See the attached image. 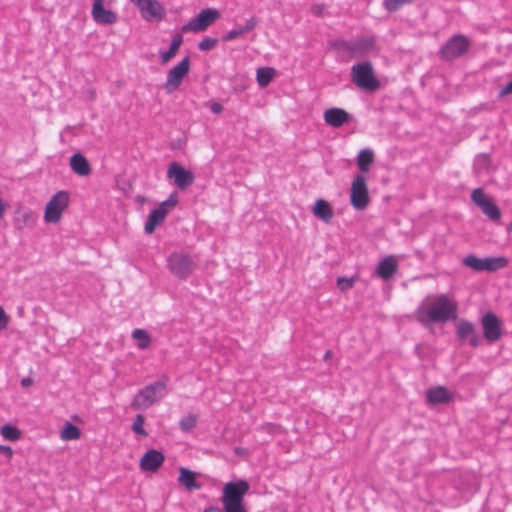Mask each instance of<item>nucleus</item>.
I'll return each mask as SVG.
<instances>
[{"instance_id": "1", "label": "nucleus", "mask_w": 512, "mask_h": 512, "mask_svg": "<svg viewBox=\"0 0 512 512\" xmlns=\"http://www.w3.org/2000/svg\"><path fill=\"white\" fill-rule=\"evenodd\" d=\"M458 305L446 294L438 295L431 306L426 309L424 305L419 306L415 315L417 320L424 326L428 323H446L450 320H456Z\"/></svg>"}, {"instance_id": "2", "label": "nucleus", "mask_w": 512, "mask_h": 512, "mask_svg": "<svg viewBox=\"0 0 512 512\" xmlns=\"http://www.w3.org/2000/svg\"><path fill=\"white\" fill-rule=\"evenodd\" d=\"M248 491L249 484L243 479L226 483L222 496L225 512H245L243 499Z\"/></svg>"}, {"instance_id": "3", "label": "nucleus", "mask_w": 512, "mask_h": 512, "mask_svg": "<svg viewBox=\"0 0 512 512\" xmlns=\"http://www.w3.org/2000/svg\"><path fill=\"white\" fill-rule=\"evenodd\" d=\"M197 256L185 252H173L167 257V268L180 280H187L197 268Z\"/></svg>"}, {"instance_id": "4", "label": "nucleus", "mask_w": 512, "mask_h": 512, "mask_svg": "<svg viewBox=\"0 0 512 512\" xmlns=\"http://www.w3.org/2000/svg\"><path fill=\"white\" fill-rule=\"evenodd\" d=\"M166 382L159 380L146 385L134 396L130 406L134 410H145L164 397Z\"/></svg>"}, {"instance_id": "5", "label": "nucleus", "mask_w": 512, "mask_h": 512, "mask_svg": "<svg viewBox=\"0 0 512 512\" xmlns=\"http://www.w3.org/2000/svg\"><path fill=\"white\" fill-rule=\"evenodd\" d=\"M351 79L359 89L364 91L374 92L381 86L374 73L373 65L369 61L353 65Z\"/></svg>"}, {"instance_id": "6", "label": "nucleus", "mask_w": 512, "mask_h": 512, "mask_svg": "<svg viewBox=\"0 0 512 512\" xmlns=\"http://www.w3.org/2000/svg\"><path fill=\"white\" fill-rule=\"evenodd\" d=\"M470 40L462 34L450 37L440 48L438 55L443 61H453L465 55L470 48Z\"/></svg>"}, {"instance_id": "7", "label": "nucleus", "mask_w": 512, "mask_h": 512, "mask_svg": "<svg viewBox=\"0 0 512 512\" xmlns=\"http://www.w3.org/2000/svg\"><path fill=\"white\" fill-rule=\"evenodd\" d=\"M70 195L68 191L61 190L55 193L47 202L44 211L46 223H58L63 211L68 207Z\"/></svg>"}, {"instance_id": "8", "label": "nucleus", "mask_w": 512, "mask_h": 512, "mask_svg": "<svg viewBox=\"0 0 512 512\" xmlns=\"http://www.w3.org/2000/svg\"><path fill=\"white\" fill-rule=\"evenodd\" d=\"M370 202L366 178L358 174L353 178L350 188V203L356 210H364Z\"/></svg>"}, {"instance_id": "9", "label": "nucleus", "mask_w": 512, "mask_h": 512, "mask_svg": "<svg viewBox=\"0 0 512 512\" xmlns=\"http://www.w3.org/2000/svg\"><path fill=\"white\" fill-rule=\"evenodd\" d=\"M220 12L215 8H205L202 9L194 18L188 21L182 27L183 32L187 31H204L206 30L213 22L220 18Z\"/></svg>"}, {"instance_id": "10", "label": "nucleus", "mask_w": 512, "mask_h": 512, "mask_svg": "<svg viewBox=\"0 0 512 512\" xmlns=\"http://www.w3.org/2000/svg\"><path fill=\"white\" fill-rule=\"evenodd\" d=\"M139 10L146 21H161L166 16V10L158 0H130Z\"/></svg>"}, {"instance_id": "11", "label": "nucleus", "mask_w": 512, "mask_h": 512, "mask_svg": "<svg viewBox=\"0 0 512 512\" xmlns=\"http://www.w3.org/2000/svg\"><path fill=\"white\" fill-rule=\"evenodd\" d=\"M190 69V57L185 56L177 65L171 68L167 73V80L164 89L167 93H172L181 85L184 77Z\"/></svg>"}, {"instance_id": "12", "label": "nucleus", "mask_w": 512, "mask_h": 512, "mask_svg": "<svg viewBox=\"0 0 512 512\" xmlns=\"http://www.w3.org/2000/svg\"><path fill=\"white\" fill-rule=\"evenodd\" d=\"M167 178L173 180L174 185L180 190H185L191 186L195 180L192 171L187 170L178 162H172L167 170Z\"/></svg>"}, {"instance_id": "13", "label": "nucleus", "mask_w": 512, "mask_h": 512, "mask_svg": "<svg viewBox=\"0 0 512 512\" xmlns=\"http://www.w3.org/2000/svg\"><path fill=\"white\" fill-rule=\"evenodd\" d=\"M484 338L494 343L502 337V323L497 315L493 312L485 313L481 318Z\"/></svg>"}, {"instance_id": "14", "label": "nucleus", "mask_w": 512, "mask_h": 512, "mask_svg": "<svg viewBox=\"0 0 512 512\" xmlns=\"http://www.w3.org/2000/svg\"><path fill=\"white\" fill-rule=\"evenodd\" d=\"M456 335L459 341H469V344L476 348L481 344V336L476 333L475 325L465 319H461L456 328Z\"/></svg>"}, {"instance_id": "15", "label": "nucleus", "mask_w": 512, "mask_h": 512, "mask_svg": "<svg viewBox=\"0 0 512 512\" xmlns=\"http://www.w3.org/2000/svg\"><path fill=\"white\" fill-rule=\"evenodd\" d=\"M164 454L156 449L147 450L140 459V468L142 471L156 472L164 463Z\"/></svg>"}, {"instance_id": "16", "label": "nucleus", "mask_w": 512, "mask_h": 512, "mask_svg": "<svg viewBox=\"0 0 512 512\" xmlns=\"http://www.w3.org/2000/svg\"><path fill=\"white\" fill-rule=\"evenodd\" d=\"M324 121L327 125L339 128L352 119V115L342 108H329L324 112Z\"/></svg>"}, {"instance_id": "17", "label": "nucleus", "mask_w": 512, "mask_h": 512, "mask_svg": "<svg viewBox=\"0 0 512 512\" xmlns=\"http://www.w3.org/2000/svg\"><path fill=\"white\" fill-rule=\"evenodd\" d=\"M427 402L433 405L449 403L453 396L444 386L430 388L426 392Z\"/></svg>"}, {"instance_id": "18", "label": "nucleus", "mask_w": 512, "mask_h": 512, "mask_svg": "<svg viewBox=\"0 0 512 512\" xmlns=\"http://www.w3.org/2000/svg\"><path fill=\"white\" fill-rule=\"evenodd\" d=\"M70 168L78 176L84 177L91 174V165L88 160L79 152L70 157Z\"/></svg>"}, {"instance_id": "19", "label": "nucleus", "mask_w": 512, "mask_h": 512, "mask_svg": "<svg viewBox=\"0 0 512 512\" xmlns=\"http://www.w3.org/2000/svg\"><path fill=\"white\" fill-rule=\"evenodd\" d=\"M166 215L167 209L155 208L151 210L145 222V233L149 235L154 233L155 229L165 221Z\"/></svg>"}, {"instance_id": "20", "label": "nucleus", "mask_w": 512, "mask_h": 512, "mask_svg": "<svg viewBox=\"0 0 512 512\" xmlns=\"http://www.w3.org/2000/svg\"><path fill=\"white\" fill-rule=\"evenodd\" d=\"M197 473L185 468L180 467L179 468V476H178V482L180 485L185 487L188 491L193 490H200L202 487V484L198 481H196Z\"/></svg>"}, {"instance_id": "21", "label": "nucleus", "mask_w": 512, "mask_h": 512, "mask_svg": "<svg viewBox=\"0 0 512 512\" xmlns=\"http://www.w3.org/2000/svg\"><path fill=\"white\" fill-rule=\"evenodd\" d=\"M91 15L93 20L101 25L114 24L117 22L116 13L105 9L103 5L92 6Z\"/></svg>"}, {"instance_id": "22", "label": "nucleus", "mask_w": 512, "mask_h": 512, "mask_svg": "<svg viewBox=\"0 0 512 512\" xmlns=\"http://www.w3.org/2000/svg\"><path fill=\"white\" fill-rule=\"evenodd\" d=\"M312 213L316 218L322 220L324 223H330L334 216L332 207L322 198L315 201L314 206L312 207Z\"/></svg>"}, {"instance_id": "23", "label": "nucleus", "mask_w": 512, "mask_h": 512, "mask_svg": "<svg viewBox=\"0 0 512 512\" xmlns=\"http://www.w3.org/2000/svg\"><path fill=\"white\" fill-rule=\"evenodd\" d=\"M398 264L393 256H387L377 266L376 273L383 280H389L397 272Z\"/></svg>"}, {"instance_id": "24", "label": "nucleus", "mask_w": 512, "mask_h": 512, "mask_svg": "<svg viewBox=\"0 0 512 512\" xmlns=\"http://www.w3.org/2000/svg\"><path fill=\"white\" fill-rule=\"evenodd\" d=\"M374 37H362L357 40L351 41V53L353 55L362 56L375 47Z\"/></svg>"}, {"instance_id": "25", "label": "nucleus", "mask_w": 512, "mask_h": 512, "mask_svg": "<svg viewBox=\"0 0 512 512\" xmlns=\"http://www.w3.org/2000/svg\"><path fill=\"white\" fill-rule=\"evenodd\" d=\"M183 42V36L181 33H176L171 40L170 46L167 51H160L161 64L168 63L178 52L179 47Z\"/></svg>"}, {"instance_id": "26", "label": "nucleus", "mask_w": 512, "mask_h": 512, "mask_svg": "<svg viewBox=\"0 0 512 512\" xmlns=\"http://www.w3.org/2000/svg\"><path fill=\"white\" fill-rule=\"evenodd\" d=\"M33 221V213L29 209L20 207L15 211L14 226L16 229L21 230Z\"/></svg>"}, {"instance_id": "27", "label": "nucleus", "mask_w": 512, "mask_h": 512, "mask_svg": "<svg viewBox=\"0 0 512 512\" xmlns=\"http://www.w3.org/2000/svg\"><path fill=\"white\" fill-rule=\"evenodd\" d=\"M508 260L505 257L482 258V271L495 272L506 267Z\"/></svg>"}, {"instance_id": "28", "label": "nucleus", "mask_w": 512, "mask_h": 512, "mask_svg": "<svg viewBox=\"0 0 512 512\" xmlns=\"http://www.w3.org/2000/svg\"><path fill=\"white\" fill-rule=\"evenodd\" d=\"M374 162V153L371 149H362L357 156V166L362 173L370 170L371 164Z\"/></svg>"}, {"instance_id": "29", "label": "nucleus", "mask_w": 512, "mask_h": 512, "mask_svg": "<svg viewBox=\"0 0 512 512\" xmlns=\"http://www.w3.org/2000/svg\"><path fill=\"white\" fill-rule=\"evenodd\" d=\"M0 434L5 440L12 442L18 441L22 437V431L10 423L2 425L0 428Z\"/></svg>"}, {"instance_id": "30", "label": "nucleus", "mask_w": 512, "mask_h": 512, "mask_svg": "<svg viewBox=\"0 0 512 512\" xmlns=\"http://www.w3.org/2000/svg\"><path fill=\"white\" fill-rule=\"evenodd\" d=\"M275 69L272 67H260L257 69L256 80L260 87H266L273 79Z\"/></svg>"}, {"instance_id": "31", "label": "nucleus", "mask_w": 512, "mask_h": 512, "mask_svg": "<svg viewBox=\"0 0 512 512\" xmlns=\"http://www.w3.org/2000/svg\"><path fill=\"white\" fill-rule=\"evenodd\" d=\"M482 212L492 221L497 222L501 218V210L490 198L487 202H483L480 208Z\"/></svg>"}, {"instance_id": "32", "label": "nucleus", "mask_w": 512, "mask_h": 512, "mask_svg": "<svg viewBox=\"0 0 512 512\" xmlns=\"http://www.w3.org/2000/svg\"><path fill=\"white\" fill-rule=\"evenodd\" d=\"M80 436L81 430L70 422H66L61 430V438L64 440H77Z\"/></svg>"}, {"instance_id": "33", "label": "nucleus", "mask_w": 512, "mask_h": 512, "mask_svg": "<svg viewBox=\"0 0 512 512\" xmlns=\"http://www.w3.org/2000/svg\"><path fill=\"white\" fill-rule=\"evenodd\" d=\"M132 337L138 341L137 346L139 349H142V350L146 349L151 342L150 335L144 329H135L132 332Z\"/></svg>"}, {"instance_id": "34", "label": "nucleus", "mask_w": 512, "mask_h": 512, "mask_svg": "<svg viewBox=\"0 0 512 512\" xmlns=\"http://www.w3.org/2000/svg\"><path fill=\"white\" fill-rule=\"evenodd\" d=\"M463 265L471 268L472 270L476 272L482 271V258H478L477 256L470 254L463 258L462 260Z\"/></svg>"}, {"instance_id": "35", "label": "nucleus", "mask_w": 512, "mask_h": 512, "mask_svg": "<svg viewBox=\"0 0 512 512\" xmlns=\"http://www.w3.org/2000/svg\"><path fill=\"white\" fill-rule=\"evenodd\" d=\"M197 418L194 414H188L179 421V426L182 431L188 432L195 427Z\"/></svg>"}, {"instance_id": "36", "label": "nucleus", "mask_w": 512, "mask_h": 512, "mask_svg": "<svg viewBox=\"0 0 512 512\" xmlns=\"http://www.w3.org/2000/svg\"><path fill=\"white\" fill-rule=\"evenodd\" d=\"M144 424V416L142 414H137L134 422L132 423L131 429L140 436H147V432L143 427Z\"/></svg>"}, {"instance_id": "37", "label": "nucleus", "mask_w": 512, "mask_h": 512, "mask_svg": "<svg viewBox=\"0 0 512 512\" xmlns=\"http://www.w3.org/2000/svg\"><path fill=\"white\" fill-rule=\"evenodd\" d=\"M358 279L357 276L353 277H339L337 279V287L341 291H346L354 286L355 281Z\"/></svg>"}, {"instance_id": "38", "label": "nucleus", "mask_w": 512, "mask_h": 512, "mask_svg": "<svg viewBox=\"0 0 512 512\" xmlns=\"http://www.w3.org/2000/svg\"><path fill=\"white\" fill-rule=\"evenodd\" d=\"M471 199L479 208H481L483 206V202H487L490 198L481 188H477L472 192Z\"/></svg>"}, {"instance_id": "39", "label": "nucleus", "mask_w": 512, "mask_h": 512, "mask_svg": "<svg viewBox=\"0 0 512 512\" xmlns=\"http://www.w3.org/2000/svg\"><path fill=\"white\" fill-rule=\"evenodd\" d=\"M178 204V193L176 191L172 192L168 198L162 201L157 208L162 209H173Z\"/></svg>"}, {"instance_id": "40", "label": "nucleus", "mask_w": 512, "mask_h": 512, "mask_svg": "<svg viewBox=\"0 0 512 512\" xmlns=\"http://www.w3.org/2000/svg\"><path fill=\"white\" fill-rule=\"evenodd\" d=\"M258 430L261 432L274 435L281 433L282 427L278 424L267 422L259 426Z\"/></svg>"}, {"instance_id": "41", "label": "nucleus", "mask_w": 512, "mask_h": 512, "mask_svg": "<svg viewBox=\"0 0 512 512\" xmlns=\"http://www.w3.org/2000/svg\"><path fill=\"white\" fill-rule=\"evenodd\" d=\"M329 46L338 50H344L351 53V41L335 39L329 42Z\"/></svg>"}, {"instance_id": "42", "label": "nucleus", "mask_w": 512, "mask_h": 512, "mask_svg": "<svg viewBox=\"0 0 512 512\" xmlns=\"http://www.w3.org/2000/svg\"><path fill=\"white\" fill-rule=\"evenodd\" d=\"M217 43V38L206 37L198 43L197 47L200 51H208L212 49Z\"/></svg>"}, {"instance_id": "43", "label": "nucleus", "mask_w": 512, "mask_h": 512, "mask_svg": "<svg viewBox=\"0 0 512 512\" xmlns=\"http://www.w3.org/2000/svg\"><path fill=\"white\" fill-rule=\"evenodd\" d=\"M404 4H407L404 0H385L384 7L389 12H395L400 9Z\"/></svg>"}, {"instance_id": "44", "label": "nucleus", "mask_w": 512, "mask_h": 512, "mask_svg": "<svg viewBox=\"0 0 512 512\" xmlns=\"http://www.w3.org/2000/svg\"><path fill=\"white\" fill-rule=\"evenodd\" d=\"M243 35V32L242 30L239 28V29H233V30H230L228 31L225 35L222 36L221 40L223 42H228V41H231L239 36Z\"/></svg>"}, {"instance_id": "45", "label": "nucleus", "mask_w": 512, "mask_h": 512, "mask_svg": "<svg viewBox=\"0 0 512 512\" xmlns=\"http://www.w3.org/2000/svg\"><path fill=\"white\" fill-rule=\"evenodd\" d=\"M257 24H258V20L256 17L253 16V17L249 18L246 21L245 25L240 27V29L242 30L243 34H245L249 31L253 30L257 26Z\"/></svg>"}, {"instance_id": "46", "label": "nucleus", "mask_w": 512, "mask_h": 512, "mask_svg": "<svg viewBox=\"0 0 512 512\" xmlns=\"http://www.w3.org/2000/svg\"><path fill=\"white\" fill-rule=\"evenodd\" d=\"M8 326V316L4 309L0 306V331L6 329Z\"/></svg>"}, {"instance_id": "47", "label": "nucleus", "mask_w": 512, "mask_h": 512, "mask_svg": "<svg viewBox=\"0 0 512 512\" xmlns=\"http://www.w3.org/2000/svg\"><path fill=\"white\" fill-rule=\"evenodd\" d=\"M0 453L4 454L8 459L13 456V449L8 445L0 444Z\"/></svg>"}, {"instance_id": "48", "label": "nucleus", "mask_w": 512, "mask_h": 512, "mask_svg": "<svg viewBox=\"0 0 512 512\" xmlns=\"http://www.w3.org/2000/svg\"><path fill=\"white\" fill-rule=\"evenodd\" d=\"M512 94V80L508 82L499 92V97H504L506 95Z\"/></svg>"}, {"instance_id": "49", "label": "nucleus", "mask_w": 512, "mask_h": 512, "mask_svg": "<svg viewBox=\"0 0 512 512\" xmlns=\"http://www.w3.org/2000/svg\"><path fill=\"white\" fill-rule=\"evenodd\" d=\"M211 111L214 113V114H219L222 112L223 110V106L222 104L218 103V102H214L212 103L211 107H210Z\"/></svg>"}, {"instance_id": "50", "label": "nucleus", "mask_w": 512, "mask_h": 512, "mask_svg": "<svg viewBox=\"0 0 512 512\" xmlns=\"http://www.w3.org/2000/svg\"><path fill=\"white\" fill-rule=\"evenodd\" d=\"M324 10V5H314L312 7V12L316 16H321Z\"/></svg>"}, {"instance_id": "51", "label": "nucleus", "mask_w": 512, "mask_h": 512, "mask_svg": "<svg viewBox=\"0 0 512 512\" xmlns=\"http://www.w3.org/2000/svg\"><path fill=\"white\" fill-rule=\"evenodd\" d=\"M34 383L31 377H26L21 380V385L24 388L30 387Z\"/></svg>"}, {"instance_id": "52", "label": "nucleus", "mask_w": 512, "mask_h": 512, "mask_svg": "<svg viewBox=\"0 0 512 512\" xmlns=\"http://www.w3.org/2000/svg\"><path fill=\"white\" fill-rule=\"evenodd\" d=\"M5 210H6V204L0 198V219L3 217Z\"/></svg>"}, {"instance_id": "53", "label": "nucleus", "mask_w": 512, "mask_h": 512, "mask_svg": "<svg viewBox=\"0 0 512 512\" xmlns=\"http://www.w3.org/2000/svg\"><path fill=\"white\" fill-rule=\"evenodd\" d=\"M204 512H225V510H221L219 507L211 506L209 508H206Z\"/></svg>"}, {"instance_id": "54", "label": "nucleus", "mask_w": 512, "mask_h": 512, "mask_svg": "<svg viewBox=\"0 0 512 512\" xmlns=\"http://www.w3.org/2000/svg\"><path fill=\"white\" fill-rule=\"evenodd\" d=\"M103 1H104V0H94V1H93V5H92V6H99V5H103Z\"/></svg>"}, {"instance_id": "55", "label": "nucleus", "mask_w": 512, "mask_h": 512, "mask_svg": "<svg viewBox=\"0 0 512 512\" xmlns=\"http://www.w3.org/2000/svg\"><path fill=\"white\" fill-rule=\"evenodd\" d=\"M331 355H332V352L330 350L326 351V353L324 354V357H323L324 360L329 359L331 357Z\"/></svg>"}, {"instance_id": "56", "label": "nucleus", "mask_w": 512, "mask_h": 512, "mask_svg": "<svg viewBox=\"0 0 512 512\" xmlns=\"http://www.w3.org/2000/svg\"><path fill=\"white\" fill-rule=\"evenodd\" d=\"M479 158H482L483 160L487 161L488 160V154H480L478 155Z\"/></svg>"}, {"instance_id": "57", "label": "nucleus", "mask_w": 512, "mask_h": 512, "mask_svg": "<svg viewBox=\"0 0 512 512\" xmlns=\"http://www.w3.org/2000/svg\"><path fill=\"white\" fill-rule=\"evenodd\" d=\"M243 451H244V449H243V448H240V447H237V448L235 449V452H236L237 454H240V453H242Z\"/></svg>"}, {"instance_id": "58", "label": "nucleus", "mask_w": 512, "mask_h": 512, "mask_svg": "<svg viewBox=\"0 0 512 512\" xmlns=\"http://www.w3.org/2000/svg\"><path fill=\"white\" fill-rule=\"evenodd\" d=\"M507 230L508 231H512V221L510 222V224L507 226Z\"/></svg>"}]
</instances>
